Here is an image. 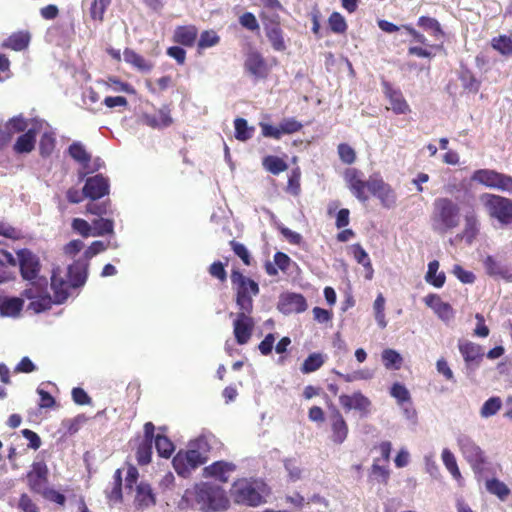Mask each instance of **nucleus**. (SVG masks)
<instances>
[{
  "label": "nucleus",
  "mask_w": 512,
  "mask_h": 512,
  "mask_svg": "<svg viewBox=\"0 0 512 512\" xmlns=\"http://www.w3.org/2000/svg\"><path fill=\"white\" fill-rule=\"evenodd\" d=\"M17 257L22 278L30 282L36 280L41 269L38 256L25 248L17 252Z\"/></svg>",
  "instance_id": "12"
},
{
  "label": "nucleus",
  "mask_w": 512,
  "mask_h": 512,
  "mask_svg": "<svg viewBox=\"0 0 512 512\" xmlns=\"http://www.w3.org/2000/svg\"><path fill=\"white\" fill-rule=\"evenodd\" d=\"M371 478L378 483L387 485L390 478V471L386 466L378 465L377 460H375L371 467Z\"/></svg>",
  "instance_id": "56"
},
{
  "label": "nucleus",
  "mask_w": 512,
  "mask_h": 512,
  "mask_svg": "<svg viewBox=\"0 0 512 512\" xmlns=\"http://www.w3.org/2000/svg\"><path fill=\"white\" fill-rule=\"evenodd\" d=\"M230 492L237 504L257 507L265 502L264 497L255 488L254 484L247 479L235 481Z\"/></svg>",
  "instance_id": "6"
},
{
  "label": "nucleus",
  "mask_w": 512,
  "mask_h": 512,
  "mask_svg": "<svg viewBox=\"0 0 512 512\" xmlns=\"http://www.w3.org/2000/svg\"><path fill=\"white\" fill-rule=\"evenodd\" d=\"M235 138L239 141H247L253 136L254 127L248 126L244 118H236L234 121Z\"/></svg>",
  "instance_id": "46"
},
{
  "label": "nucleus",
  "mask_w": 512,
  "mask_h": 512,
  "mask_svg": "<svg viewBox=\"0 0 512 512\" xmlns=\"http://www.w3.org/2000/svg\"><path fill=\"white\" fill-rule=\"evenodd\" d=\"M402 28L412 37V42L421 44L422 46H410L408 48V54L411 56H417L421 58H432L434 53L432 50H439L442 46L430 45L426 36L416 30L412 25L405 24Z\"/></svg>",
  "instance_id": "11"
},
{
  "label": "nucleus",
  "mask_w": 512,
  "mask_h": 512,
  "mask_svg": "<svg viewBox=\"0 0 512 512\" xmlns=\"http://www.w3.org/2000/svg\"><path fill=\"white\" fill-rule=\"evenodd\" d=\"M417 25L425 31L431 33L435 38L443 37L444 31L439 21L429 16H420L417 21Z\"/></svg>",
  "instance_id": "40"
},
{
  "label": "nucleus",
  "mask_w": 512,
  "mask_h": 512,
  "mask_svg": "<svg viewBox=\"0 0 512 512\" xmlns=\"http://www.w3.org/2000/svg\"><path fill=\"white\" fill-rule=\"evenodd\" d=\"M196 500L203 503V507L209 510L224 509L228 503L223 490L203 484L197 487Z\"/></svg>",
  "instance_id": "10"
},
{
  "label": "nucleus",
  "mask_w": 512,
  "mask_h": 512,
  "mask_svg": "<svg viewBox=\"0 0 512 512\" xmlns=\"http://www.w3.org/2000/svg\"><path fill=\"white\" fill-rule=\"evenodd\" d=\"M253 311H244L237 309L236 313H230L233 317V335L238 345L247 344L255 329V320L252 316Z\"/></svg>",
  "instance_id": "8"
},
{
  "label": "nucleus",
  "mask_w": 512,
  "mask_h": 512,
  "mask_svg": "<svg viewBox=\"0 0 512 512\" xmlns=\"http://www.w3.org/2000/svg\"><path fill=\"white\" fill-rule=\"evenodd\" d=\"M501 407H502V401H501L500 397H497V396L490 397L482 405V407L480 409V415L483 418H489V417L497 414V412L501 409Z\"/></svg>",
  "instance_id": "50"
},
{
  "label": "nucleus",
  "mask_w": 512,
  "mask_h": 512,
  "mask_svg": "<svg viewBox=\"0 0 512 512\" xmlns=\"http://www.w3.org/2000/svg\"><path fill=\"white\" fill-rule=\"evenodd\" d=\"M282 135L299 132L303 125L294 118H285L279 124Z\"/></svg>",
  "instance_id": "64"
},
{
  "label": "nucleus",
  "mask_w": 512,
  "mask_h": 512,
  "mask_svg": "<svg viewBox=\"0 0 512 512\" xmlns=\"http://www.w3.org/2000/svg\"><path fill=\"white\" fill-rule=\"evenodd\" d=\"M460 206L448 197H438L433 202L431 225L433 231L446 234L460 224Z\"/></svg>",
  "instance_id": "3"
},
{
  "label": "nucleus",
  "mask_w": 512,
  "mask_h": 512,
  "mask_svg": "<svg viewBox=\"0 0 512 512\" xmlns=\"http://www.w3.org/2000/svg\"><path fill=\"white\" fill-rule=\"evenodd\" d=\"M232 289L235 293V304L237 309L253 311V297L260 292L259 285L253 279L245 276L240 270L233 269L230 275Z\"/></svg>",
  "instance_id": "4"
},
{
  "label": "nucleus",
  "mask_w": 512,
  "mask_h": 512,
  "mask_svg": "<svg viewBox=\"0 0 512 512\" xmlns=\"http://www.w3.org/2000/svg\"><path fill=\"white\" fill-rule=\"evenodd\" d=\"M344 179L351 193L361 202L368 201L369 195L367 192L377 197L387 207L395 201L393 189L378 174L364 180L363 173L360 170L348 168L344 173Z\"/></svg>",
  "instance_id": "1"
},
{
  "label": "nucleus",
  "mask_w": 512,
  "mask_h": 512,
  "mask_svg": "<svg viewBox=\"0 0 512 512\" xmlns=\"http://www.w3.org/2000/svg\"><path fill=\"white\" fill-rule=\"evenodd\" d=\"M134 503L140 509L147 508L156 503L155 495L148 483L141 482L137 485Z\"/></svg>",
  "instance_id": "31"
},
{
  "label": "nucleus",
  "mask_w": 512,
  "mask_h": 512,
  "mask_svg": "<svg viewBox=\"0 0 512 512\" xmlns=\"http://www.w3.org/2000/svg\"><path fill=\"white\" fill-rule=\"evenodd\" d=\"M86 213L96 215L99 217H102L103 215H107L111 213V201L105 200L101 203H97L93 200H91L86 205Z\"/></svg>",
  "instance_id": "55"
},
{
  "label": "nucleus",
  "mask_w": 512,
  "mask_h": 512,
  "mask_svg": "<svg viewBox=\"0 0 512 512\" xmlns=\"http://www.w3.org/2000/svg\"><path fill=\"white\" fill-rule=\"evenodd\" d=\"M266 37L275 51H284L286 44L281 26L264 28Z\"/></svg>",
  "instance_id": "35"
},
{
  "label": "nucleus",
  "mask_w": 512,
  "mask_h": 512,
  "mask_svg": "<svg viewBox=\"0 0 512 512\" xmlns=\"http://www.w3.org/2000/svg\"><path fill=\"white\" fill-rule=\"evenodd\" d=\"M31 33L28 30H20L8 36L0 45L2 49L24 51L29 47Z\"/></svg>",
  "instance_id": "27"
},
{
  "label": "nucleus",
  "mask_w": 512,
  "mask_h": 512,
  "mask_svg": "<svg viewBox=\"0 0 512 512\" xmlns=\"http://www.w3.org/2000/svg\"><path fill=\"white\" fill-rule=\"evenodd\" d=\"M262 165L273 175H278L288 169L287 163L282 158L273 155L264 157Z\"/></svg>",
  "instance_id": "41"
},
{
  "label": "nucleus",
  "mask_w": 512,
  "mask_h": 512,
  "mask_svg": "<svg viewBox=\"0 0 512 512\" xmlns=\"http://www.w3.org/2000/svg\"><path fill=\"white\" fill-rule=\"evenodd\" d=\"M483 264L490 276H505L508 273V270L491 255L484 259Z\"/></svg>",
  "instance_id": "49"
},
{
  "label": "nucleus",
  "mask_w": 512,
  "mask_h": 512,
  "mask_svg": "<svg viewBox=\"0 0 512 512\" xmlns=\"http://www.w3.org/2000/svg\"><path fill=\"white\" fill-rule=\"evenodd\" d=\"M373 308L377 324L380 328H385L387 326V321L385 318V298L382 293L377 295Z\"/></svg>",
  "instance_id": "53"
},
{
  "label": "nucleus",
  "mask_w": 512,
  "mask_h": 512,
  "mask_svg": "<svg viewBox=\"0 0 512 512\" xmlns=\"http://www.w3.org/2000/svg\"><path fill=\"white\" fill-rule=\"evenodd\" d=\"M486 489L500 500H505L511 492L508 486L497 478L487 480Z\"/></svg>",
  "instance_id": "45"
},
{
  "label": "nucleus",
  "mask_w": 512,
  "mask_h": 512,
  "mask_svg": "<svg viewBox=\"0 0 512 512\" xmlns=\"http://www.w3.org/2000/svg\"><path fill=\"white\" fill-rule=\"evenodd\" d=\"M56 140L52 133L45 132L39 142V153L42 157H49L55 149Z\"/></svg>",
  "instance_id": "52"
},
{
  "label": "nucleus",
  "mask_w": 512,
  "mask_h": 512,
  "mask_svg": "<svg viewBox=\"0 0 512 512\" xmlns=\"http://www.w3.org/2000/svg\"><path fill=\"white\" fill-rule=\"evenodd\" d=\"M236 470V465L227 461H216L203 469L205 477L213 478L221 483L229 481L230 473Z\"/></svg>",
  "instance_id": "21"
},
{
  "label": "nucleus",
  "mask_w": 512,
  "mask_h": 512,
  "mask_svg": "<svg viewBox=\"0 0 512 512\" xmlns=\"http://www.w3.org/2000/svg\"><path fill=\"white\" fill-rule=\"evenodd\" d=\"M48 481V468L43 462H34L31 470L27 473V482L29 488L36 493H40Z\"/></svg>",
  "instance_id": "20"
},
{
  "label": "nucleus",
  "mask_w": 512,
  "mask_h": 512,
  "mask_svg": "<svg viewBox=\"0 0 512 512\" xmlns=\"http://www.w3.org/2000/svg\"><path fill=\"white\" fill-rule=\"evenodd\" d=\"M198 38V29L195 25H180L173 32L172 40L178 45L193 47Z\"/></svg>",
  "instance_id": "26"
},
{
  "label": "nucleus",
  "mask_w": 512,
  "mask_h": 512,
  "mask_svg": "<svg viewBox=\"0 0 512 512\" xmlns=\"http://www.w3.org/2000/svg\"><path fill=\"white\" fill-rule=\"evenodd\" d=\"M153 441L160 457L168 459L175 451L174 443L165 434L154 435Z\"/></svg>",
  "instance_id": "36"
},
{
  "label": "nucleus",
  "mask_w": 512,
  "mask_h": 512,
  "mask_svg": "<svg viewBox=\"0 0 512 512\" xmlns=\"http://www.w3.org/2000/svg\"><path fill=\"white\" fill-rule=\"evenodd\" d=\"M229 245L232 251L238 256L246 266H250L252 263V257L246 246L236 240H231Z\"/></svg>",
  "instance_id": "57"
},
{
  "label": "nucleus",
  "mask_w": 512,
  "mask_h": 512,
  "mask_svg": "<svg viewBox=\"0 0 512 512\" xmlns=\"http://www.w3.org/2000/svg\"><path fill=\"white\" fill-rule=\"evenodd\" d=\"M71 227L74 232L78 233L84 238L93 236L92 224H89L82 218H74L72 220Z\"/></svg>",
  "instance_id": "58"
},
{
  "label": "nucleus",
  "mask_w": 512,
  "mask_h": 512,
  "mask_svg": "<svg viewBox=\"0 0 512 512\" xmlns=\"http://www.w3.org/2000/svg\"><path fill=\"white\" fill-rule=\"evenodd\" d=\"M68 153L72 159L80 163L84 168L88 167L91 161V155L87 152L82 143L73 142L68 147Z\"/></svg>",
  "instance_id": "38"
},
{
  "label": "nucleus",
  "mask_w": 512,
  "mask_h": 512,
  "mask_svg": "<svg viewBox=\"0 0 512 512\" xmlns=\"http://www.w3.org/2000/svg\"><path fill=\"white\" fill-rule=\"evenodd\" d=\"M220 42L219 35L214 30H205L200 34L197 46L199 50L213 47Z\"/></svg>",
  "instance_id": "54"
},
{
  "label": "nucleus",
  "mask_w": 512,
  "mask_h": 512,
  "mask_svg": "<svg viewBox=\"0 0 512 512\" xmlns=\"http://www.w3.org/2000/svg\"><path fill=\"white\" fill-rule=\"evenodd\" d=\"M329 424L331 435L330 439L335 444H342L348 437L349 428L340 410L335 407H329Z\"/></svg>",
  "instance_id": "13"
},
{
  "label": "nucleus",
  "mask_w": 512,
  "mask_h": 512,
  "mask_svg": "<svg viewBox=\"0 0 512 512\" xmlns=\"http://www.w3.org/2000/svg\"><path fill=\"white\" fill-rule=\"evenodd\" d=\"M23 303L21 298H4L0 300V314L7 317H16L20 314Z\"/></svg>",
  "instance_id": "33"
},
{
  "label": "nucleus",
  "mask_w": 512,
  "mask_h": 512,
  "mask_svg": "<svg viewBox=\"0 0 512 512\" xmlns=\"http://www.w3.org/2000/svg\"><path fill=\"white\" fill-rule=\"evenodd\" d=\"M51 288L54 292L55 303L61 304L67 300L71 289L77 288L72 280L58 267L53 269L51 276Z\"/></svg>",
  "instance_id": "14"
},
{
  "label": "nucleus",
  "mask_w": 512,
  "mask_h": 512,
  "mask_svg": "<svg viewBox=\"0 0 512 512\" xmlns=\"http://www.w3.org/2000/svg\"><path fill=\"white\" fill-rule=\"evenodd\" d=\"M124 61L140 72H149L154 64L146 60L142 55L131 48H125L123 51Z\"/></svg>",
  "instance_id": "30"
},
{
  "label": "nucleus",
  "mask_w": 512,
  "mask_h": 512,
  "mask_svg": "<svg viewBox=\"0 0 512 512\" xmlns=\"http://www.w3.org/2000/svg\"><path fill=\"white\" fill-rule=\"evenodd\" d=\"M0 236L11 240H20L24 237L20 229L3 221H0Z\"/></svg>",
  "instance_id": "60"
},
{
  "label": "nucleus",
  "mask_w": 512,
  "mask_h": 512,
  "mask_svg": "<svg viewBox=\"0 0 512 512\" xmlns=\"http://www.w3.org/2000/svg\"><path fill=\"white\" fill-rule=\"evenodd\" d=\"M26 128L27 122L21 116L11 118L5 125V131L11 136L14 133L24 132Z\"/></svg>",
  "instance_id": "59"
},
{
  "label": "nucleus",
  "mask_w": 512,
  "mask_h": 512,
  "mask_svg": "<svg viewBox=\"0 0 512 512\" xmlns=\"http://www.w3.org/2000/svg\"><path fill=\"white\" fill-rule=\"evenodd\" d=\"M92 231L94 237L113 234L114 221L112 219H107L103 217L94 219L92 221Z\"/></svg>",
  "instance_id": "43"
},
{
  "label": "nucleus",
  "mask_w": 512,
  "mask_h": 512,
  "mask_svg": "<svg viewBox=\"0 0 512 512\" xmlns=\"http://www.w3.org/2000/svg\"><path fill=\"white\" fill-rule=\"evenodd\" d=\"M330 30L336 34H344L348 29L345 18L339 12H332L328 18Z\"/></svg>",
  "instance_id": "51"
},
{
  "label": "nucleus",
  "mask_w": 512,
  "mask_h": 512,
  "mask_svg": "<svg viewBox=\"0 0 512 512\" xmlns=\"http://www.w3.org/2000/svg\"><path fill=\"white\" fill-rule=\"evenodd\" d=\"M471 179L488 188L512 193V176L491 169L476 170Z\"/></svg>",
  "instance_id": "7"
},
{
  "label": "nucleus",
  "mask_w": 512,
  "mask_h": 512,
  "mask_svg": "<svg viewBox=\"0 0 512 512\" xmlns=\"http://www.w3.org/2000/svg\"><path fill=\"white\" fill-rule=\"evenodd\" d=\"M480 231V223L474 211L468 212L464 216V228L457 234L456 239L464 240L471 245L477 238Z\"/></svg>",
  "instance_id": "24"
},
{
  "label": "nucleus",
  "mask_w": 512,
  "mask_h": 512,
  "mask_svg": "<svg viewBox=\"0 0 512 512\" xmlns=\"http://www.w3.org/2000/svg\"><path fill=\"white\" fill-rule=\"evenodd\" d=\"M480 199L491 218L503 225L512 224V199L490 193Z\"/></svg>",
  "instance_id": "5"
},
{
  "label": "nucleus",
  "mask_w": 512,
  "mask_h": 512,
  "mask_svg": "<svg viewBox=\"0 0 512 512\" xmlns=\"http://www.w3.org/2000/svg\"><path fill=\"white\" fill-rule=\"evenodd\" d=\"M439 262L437 260H433L428 264V271L425 275V280L427 283L431 284L436 288H441L446 281V276L444 272H439Z\"/></svg>",
  "instance_id": "34"
},
{
  "label": "nucleus",
  "mask_w": 512,
  "mask_h": 512,
  "mask_svg": "<svg viewBox=\"0 0 512 512\" xmlns=\"http://www.w3.org/2000/svg\"><path fill=\"white\" fill-rule=\"evenodd\" d=\"M491 46L504 56L512 55V37L500 35L491 40Z\"/></svg>",
  "instance_id": "48"
},
{
  "label": "nucleus",
  "mask_w": 512,
  "mask_h": 512,
  "mask_svg": "<svg viewBox=\"0 0 512 512\" xmlns=\"http://www.w3.org/2000/svg\"><path fill=\"white\" fill-rule=\"evenodd\" d=\"M89 262L78 259L68 266L65 276L72 280L74 286L81 287L85 284L88 276Z\"/></svg>",
  "instance_id": "28"
},
{
  "label": "nucleus",
  "mask_w": 512,
  "mask_h": 512,
  "mask_svg": "<svg viewBox=\"0 0 512 512\" xmlns=\"http://www.w3.org/2000/svg\"><path fill=\"white\" fill-rule=\"evenodd\" d=\"M109 180L102 174L89 177L83 187V195L90 200L96 201L109 194Z\"/></svg>",
  "instance_id": "16"
},
{
  "label": "nucleus",
  "mask_w": 512,
  "mask_h": 512,
  "mask_svg": "<svg viewBox=\"0 0 512 512\" xmlns=\"http://www.w3.org/2000/svg\"><path fill=\"white\" fill-rule=\"evenodd\" d=\"M459 449L475 472L482 471L487 462L484 451L467 435H460L457 439Z\"/></svg>",
  "instance_id": "9"
},
{
  "label": "nucleus",
  "mask_w": 512,
  "mask_h": 512,
  "mask_svg": "<svg viewBox=\"0 0 512 512\" xmlns=\"http://www.w3.org/2000/svg\"><path fill=\"white\" fill-rule=\"evenodd\" d=\"M284 467L288 472L291 481H297L301 478V468L297 459L289 458L284 460Z\"/></svg>",
  "instance_id": "61"
},
{
  "label": "nucleus",
  "mask_w": 512,
  "mask_h": 512,
  "mask_svg": "<svg viewBox=\"0 0 512 512\" xmlns=\"http://www.w3.org/2000/svg\"><path fill=\"white\" fill-rule=\"evenodd\" d=\"M143 428L144 440L139 444L136 450V460L141 466L147 465L151 462L152 445L156 430V427L152 422H146Z\"/></svg>",
  "instance_id": "17"
},
{
  "label": "nucleus",
  "mask_w": 512,
  "mask_h": 512,
  "mask_svg": "<svg viewBox=\"0 0 512 512\" xmlns=\"http://www.w3.org/2000/svg\"><path fill=\"white\" fill-rule=\"evenodd\" d=\"M244 68L249 74L260 79H265L269 73V67L265 58L257 50H250L246 54Z\"/></svg>",
  "instance_id": "18"
},
{
  "label": "nucleus",
  "mask_w": 512,
  "mask_h": 512,
  "mask_svg": "<svg viewBox=\"0 0 512 512\" xmlns=\"http://www.w3.org/2000/svg\"><path fill=\"white\" fill-rule=\"evenodd\" d=\"M383 365L388 370H399L403 364V358L396 350L386 348L381 353Z\"/></svg>",
  "instance_id": "39"
},
{
  "label": "nucleus",
  "mask_w": 512,
  "mask_h": 512,
  "mask_svg": "<svg viewBox=\"0 0 512 512\" xmlns=\"http://www.w3.org/2000/svg\"><path fill=\"white\" fill-rule=\"evenodd\" d=\"M283 303L289 306V311L296 313L304 312L307 309V302L302 294L289 293L283 298Z\"/></svg>",
  "instance_id": "42"
},
{
  "label": "nucleus",
  "mask_w": 512,
  "mask_h": 512,
  "mask_svg": "<svg viewBox=\"0 0 512 512\" xmlns=\"http://www.w3.org/2000/svg\"><path fill=\"white\" fill-rule=\"evenodd\" d=\"M458 349L467 366L479 365L484 357L482 346L469 340H459Z\"/></svg>",
  "instance_id": "22"
},
{
  "label": "nucleus",
  "mask_w": 512,
  "mask_h": 512,
  "mask_svg": "<svg viewBox=\"0 0 512 512\" xmlns=\"http://www.w3.org/2000/svg\"><path fill=\"white\" fill-rule=\"evenodd\" d=\"M324 362L325 360L321 353H312L304 360L301 372L304 374L315 372L322 367Z\"/></svg>",
  "instance_id": "47"
},
{
  "label": "nucleus",
  "mask_w": 512,
  "mask_h": 512,
  "mask_svg": "<svg viewBox=\"0 0 512 512\" xmlns=\"http://www.w3.org/2000/svg\"><path fill=\"white\" fill-rule=\"evenodd\" d=\"M423 301L443 321H449L454 317L452 306L442 301L438 294L430 293L424 297Z\"/></svg>",
  "instance_id": "23"
},
{
  "label": "nucleus",
  "mask_w": 512,
  "mask_h": 512,
  "mask_svg": "<svg viewBox=\"0 0 512 512\" xmlns=\"http://www.w3.org/2000/svg\"><path fill=\"white\" fill-rule=\"evenodd\" d=\"M339 403L345 412L358 411L362 416H367L371 408V400L361 391H355L351 395L342 394L339 396Z\"/></svg>",
  "instance_id": "15"
},
{
  "label": "nucleus",
  "mask_w": 512,
  "mask_h": 512,
  "mask_svg": "<svg viewBox=\"0 0 512 512\" xmlns=\"http://www.w3.org/2000/svg\"><path fill=\"white\" fill-rule=\"evenodd\" d=\"M210 444L205 436H199L190 442L187 450H180L172 460L176 473L182 477H188L191 471L208 460Z\"/></svg>",
  "instance_id": "2"
},
{
  "label": "nucleus",
  "mask_w": 512,
  "mask_h": 512,
  "mask_svg": "<svg viewBox=\"0 0 512 512\" xmlns=\"http://www.w3.org/2000/svg\"><path fill=\"white\" fill-rule=\"evenodd\" d=\"M142 121L145 125L153 129H163L171 126L174 120L171 116L170 105H162L154 114L144 113Z\"/></svg>",
  "instance_id": "19"
},
{
  "label": "nucleus",
  "mask_w": 512,
  "mask_h": 512,
  "mask_svg": "<svg viewBox=\"0 0 512 512\" xmlns=\"http://www.w3.org/2000/svg\"><path fill=\"white\" fill-rule=\"evenodd\" d=\"M390 394L400 404L410 401V393L408 389L401 383H394L390 388Z\"/></svg>",
  "instance_id": "62"
},
{
  "label": "nucleus",
  "mask_w": 512,
  "mask_h": 512,
  "mask_svg": "<svg viewBox=\"0 0 512 512\" xmlns=\"http://www.w3.org/2000/svg\"><path fill=\"white\" fill-rule=\"evenodd\" d=\"M384 94L389 100L390 108L395 114H407L411 112L410 106L400 90L391 87L390 84H384Z\"/></svg>",
  "instance_id": "25"
},
{
  "label": "nucleus",
  "mask_w": 512,
  "mask_h": 512,
  "mask_svg": "<svg viewBox=\"0 0 512 512\" xmlns=\"http://www.w3.org/2000/svg\"><path fill=\"white\" fill-rule=\"evenodd\" d=\"M35 143L36 131L34 129H29L17 138L13 146V150L17 154L30 153L34 150Z\"/></svg>",
  "instance_id": "32"
},
{
  "label": "nucleus",
  "mask_w": 512,
  "mask_h": 512,
  "mask_svg": "<svg viewBox=\"0 0 512 512\" xmlns=\"http://www.w3.org/2000/svg\"><path fill=\"white\" fill-rule=\"evenodd\" d=\"M441 458L445 468L449 471L451 476L460 483L463 478L454 454L448 448H444L442 450Z\"/></svg>",
  "instance_id": "37"
},
{
  "label": "nucleus",
  "mask_w": 512,
  "mask_h": 512,
  "mask_svg": "<svg viewBox=\"0 0 512 512\" xmlns=\"http://www.w3.org/2000/svg\"><path fill=\"white\" fill-rule=\"evenodd\" d=\"M338 154L341 161L345 164H352L356 160V153L354 149L346 143L338 145Z\"/></svg>",
  "instance_id": "63"
},
{
  "label": "nucleus",
  "mask_w": 512,
  "mask_h": 512,
  "mask_svg": "<svg viewBox=\"0 0 512 512\" xmlns=\"http://www.w3.org/2000/svg\"><path fill=\"white\" fill-rule=\"evenodd\" d=\"M23 296L27 299L32 300L30 302V308L33 309L36 313H40L46 311L52 306V299L50 295L45 294L42 295L39 289L29 288L25 289L23 292Z\"/></svg>",
  "instance_id": "29"
},
{
  "label": "nucleus",
  "mask_w": 512,
  "mask_h": 512,
  "mask_svg": "<svg viewBox=\"0 0 512 512\" xmlns=\"http://www.w3.org/2000/svg\"><path fill=\"white\" fill-rule=\"evenodd\" d=\"M111 2L112 0H93L89 10L90 18L93 21L102 23L104 21V14L111 5Z\"/></svg>",
  "instance_id": "44"
}]
</instances>
